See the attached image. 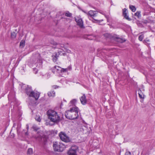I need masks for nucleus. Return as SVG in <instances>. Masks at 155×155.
Masks as SVG:
<instances>
[{
    "label": "nucleus",
    "instance_id": "1",
    "mask_svg": "<svg viewBox=\"0 0 155 155\" xmlns=\"http://www.w3.org/2000/svg\"><path fill=\"white\" fill-rule=\"evenodd\" d=\"M78 107L71 108L70 110H68L65 113V117L67 119L70 120L77 119L78 117Z\"/></svg>",
    "mask_w": 155,
    "mask_h": 155
},
{
    "label": "nucleus",
    "instance_id": "2",
    "mask_svg": "<svg viewBox=\"0 0 155 155\" xmlns=\"http://www.w3.org/2000/svg\"><path fill=\"white\" fill-rule=\"evenodd\" d=\"M47 113L48 119L51 121L57 123L60 120V117L55 110H49Z\"/></svg>",
    "mask_w": 155,
    "mask_h": 155
},
{
    "label": "nucleus",
    "instance_id": "3",
    "mask_svg": "<svg viewBox=\"0 0 155 155\" xmlns=\"http://www.w3.org/2000/svg\"><path fill=\"white\" fill-rule=\"evenodd\" d=\"M25 93L29 97L35 98L36 101L38 99L40 95L39 92L33 91L31 87L29 86L26 87Z\"/></svg>",
    "mask_w": 155,
    "mask_h": 155
},
{
    "label": "nucleus",
    "instance_id": "4",
    "mask_svg": "<svg viewBox=\"0 0 155 155\" xmlns=\"http://www.w3.org/2000/svg\"><path fill=\"white\" fill-rule=\"evenodd\" d=\"M54 149L55 151L62 152L65 148V146L62 143H58L55 142L53 145Z\"/></svg>",
    "mask_w": 155,
    "mask_h": 155
},
{
    "label": "nucleus",
    "instance_id": "5",
    "mask_svg": "<svg viewBox=\"0 0 155 155\" xmlns=\"http://www.w3.org/2000/svg\"><path fill=\"white\" fill-rule=\"evenodd\" d=\"M59 136L60 139L62 141L66 142H68L70 141L69 137L64 132H61L59 134Z\"/></svg>",
    "mask_w": 155,
    "mask_h": 155
},
{
    "label": "nucleus",
    "instance_id": "6",
    "mask_svg": "<svg viewBox=\"0 0 155 155\" xmlns=\"http://www.w3.org/2000/svg\"><path fill=\"white\" fill-rule=\"evenodd\" d=\"M35 57H37V62L35 64L36 67L38 68H40L42 67V61L41 58L40 54L38 53L36 54Z\"/></svg>",
    "mask_w": 155,
    "mask_h": 155
},
{
    "label": "nucleus",
    "instance_id": "7",
    "mask_svg": "<svg viewBox=\"0 0 155 155\" xmlns=\"http://www.w3.org/2000/svg\"><path fill=\"white\" fill-rule=\"evenodd\" d=\"M78 149V147L77 146H72L68 151V153L69 155H77L76 152Z\"/></svg>",
    "mask_w": 155,
    "mask_h": 155
},
{
    "label": "nucleus",
    "instance_id": "8",
    "mask_svg": "<svg viewBox=\"0 0 155 155\" xmlns=\"http://www.w3.org/2000/svg\"><path fill=\"white\" fill-rule=\"evenodd\" d=\"M97 12L96 11L90 10L87 13V14L88 16H90L91 17L93 18L95 20L98 21L99 22L103 21V20H97L94 18V17L97 16Z\"/></svg>",
    "mask_w": 155,
    "mask_h": 155
},
{
    "label": "nucleus",
    "instance_id": "9",
    "mask_svg": "<svg viewBox=\"0 0 155 155\" xmlns=\"http://www.w3.org/2000/svg\"><path fill=\"white\" fill-rule=\"evenodd\" d=\"M75 19L78 25L81 28L83 27V23L81 18L78 17L75 18Z\"/></svg>",
    "mask_w": 155,
    "mask_h": 155
},
{
    "label": "nucleus",
    "instance_id": "10",
    "mask_svg": "<svg viewBox=\"0 0 155 155\" xmlns=\"http://www.w3.org/2000/svg\"><path fill=\"white\" fill-rule=\"evenodd\" d=\"M81 103L83 105L87 103L86 97L84 94H83L80 98Z\"/></svg>",
    "mask_w": 155,
    "mask_h": 155
},
{
    "label": "nucleus",
    "instance_id": "11",
    "mask_svg": "<svg viewBox=\"0 0 155 155\" xmlns=\"http://www.w3.org/2000/svg\"><path fill=\"white\" fill-rule=\"evenodd\" d=\"M123 14L126 19L129 20H130V19L129 18L128 16L127 15V9L124 8L123 10Z\"/></svg>",
    "mask_w": 155,
    "mask_h": 155
},
{
    "label": "nucleus",
    "instance_id": "12",
    "mask_svg": "<svg viewBox=\"0 0 155 155\" xmlns=\"http://www.w3.org/2000/svg\"><path fill=\"white\" fill-rule=\"evenodd\" d=\"M37 104V102L35 101H33V102H30L29 103V106L30 108L32 110V109L34 108Z\"/></svg>",
    "mask_w": 155,
    "mask_h": 155
},
{
    "label": "nucleus",
    "instance_id": "13",
    "mask_svg": "<svg viewBox=\"0 0 155 155\" xmlns=\"http://www.w3.org/2000/svg\"><path fill=\"white\" fill-rule=\"evenodd\" d=\"M115 40L117 42L122 43L125 41V40L123 38L116 37L115 38Z\"/></svg>",
    "mask_w": 155,
    "mask_h": 155
},
{
    "label": "nucleus",
    "instance_id": "14",
    "mask_svg": "<svg viewBox=\"0 0 155 155\" xmlns=\"http://www.w3.org/2000/svg\"><path fill=\"white\" fill-rule=\"evenodd\" d=\"M48 96L50 97H53L55 96V92L54 91H49L48 93Z\"/></svg>",
    "mask_w": 155,
    "mask_h": 155
},
{
    "label": "nucleus",
    "instance_id": "15",
    "mask_svg": "<svg viewBox=\"0 0 155 155\" xmlns=\"http://www.w3.org/2000/svg\"><path fill=\"white\" fill-rule=\"evenodd\" d=\"M114 116V114L112 111H109L106 114V117L108 118H110Z\"/></svg>",
    "mask_w": 155,
    "mask_h": 155
},
{
    "label": "nucleus",
    "instance_id": "16",
    "mask_svg": "<svg viewBox=\"0 0 155 155\" xmlns=\"http://www.w3.org/2000/svg\"><path fill=\"white\" fill-rule=\"evenodd\" d=\"M61 68L58 66H55L53 67V69H55L56 72H59L61 71Z\"/></svg>",
    "mask_w": 155,
    "mask_h": 155
},
{
    "label": "nucleus",
    "instance_id": "17",
    "mask_svg": "<svg viewBox=\"0 0 155 155\" xmlns=\"http://www.w3.org/2000/svg\"><path fill=\"white\" fill-rule=\"evenodd\" d=\"M138 94L139 97L140 98H143L144 97V95L142 93L141 91L140 90H138Z\"/></svg>",
    "mask_w": 155,
    "mask_h": 155
},
{
    "label": "nucleus",
    "instance_id": "18",
    "mask_svg": "<svg viewBox=\"0 0 155 155\" xmlns=\"http://www.w3.org/2000/svg\"><path fill=\"white\" fill-rule=\"evenodd\" d=\"M129 8L133 12H135L136 9L135 6L132 5H129Z\"/></svg>",
    "mask_w": 155,
    "mask_h": 155
},
{
    "label": "nucleus",
    "instance_id": "19",
    "mask_svg": "<svg viewBox=\"0 0 155 155\" xmlns=\"http://www.w3.org/2000/svg\"><path fill=\"white\" fill-rule=\"evenodd\" d=\"M58 55L57 54H56L54 56H52V60H53V61H56L58 59Z\"/></svg>",
    "mask_w": 155,
    "mask_h": 155
},
{
    "label": "nucleus",
    "instance_id": "20",
    "mask_svg": "<svg viewBox=\"0 0 155 155\" xmlns=\"http://www.w3.org/2000/svg\"><path fill=\"white\" fill-rule=\"evenodd\" d=\"M134 15L137 16L138 18H139L141 16L140 11H137L135 13Z\"/></svg>",
    "mask_w": 155,
    "mask_h": 155
},
{
    "label": "nucleus",
    "instance_id": "21",
    "mask_svg": "<svg viewBox=\"0 0 155 155\" xmlns=\"http://www.w3.org/2000/svg\"><path fill=\"white\" fill-rule=\"evenodd\" d=\"M16 36V34L15 32H13L11 33V37L12 39H14L15 38Z\"/></svg>",
    "mask_w": 155,
    "mask_h": 155
},
{
    "label": "nucleus",
    "instance_id": "22",
    "mask_svg": "<svg viewBox=\"0 0 155 155\" xmlns=\"http://www.w3.org/2000/svg\"><path fill=\"white\" fill-rule=\"evenodd\" d=\"M25 45V41L24 40H22L20 44V46L22 47H23Z\"/></svg>",
    "mask_w": 155,
    "mask_h": 155
},
{
    "label": "nucleus",
    "instance_id": "23",
    "mask_svg": "<svg viewBox=\"0 0 155 155\" xmlns=\"http://www.w3.org/2000/svg\"><path fill=\"white\" fill-rule=\"evenodd\" d=\"M27 153L28 154H32L33 153V150L32 148H29L27 151Z\"/></svg>",
    "mask_w": 155,
    "mask_h": 155
},
{
    "label": "nucleus",
    "instance_id": "24",
    "mask_svg": "<svg viewBox=\"0 0 155 155\" xmlns=\"http://www.w3.org/2000/svg\"><path fill=\"white\" fill-rule=\"evenodd\" d=\"M105 50L104 49H102V50H100L99 49H98L97 50L98 52V53H101L102 55H103V54L102 53V52L103 53H105Z\"/></svg>",
    "mask_w": 155,
    "mask_h": 155
},
{
    "label": "nucleus",
    "instance_id": "25",
    "mask_svg": "<svg viewBox=\"0 0 155 155\" xmlns=\"http://www.w3.org/2000/svg\"><path fill=\"white\" fill-rule=\"evenodd\" d=\"M72 14L69 13V12H67L65 14V15L68 17H70L71 16Z\"/></svg>",
    "mask_w": 155,
    "mask_h": 155
},
{
    "label": "nucleus",
    "instance_id": "26",
    "mask_svg": "<svg viewBox=\"0 0 155 155\" xmlns=\"http://www.w3.org/2000/svg\"><path fill=\"white\" fill-rule=\"evenodd\" d=\"M77 102V100L76 99H74L70 101V103L72 104H74Z\"/></svg>",
    "mask_w": 155,
    "mask_h": 155
},
{
    "label": "nucleus",
    "instance_id": "27",
    "mask_svg": "<svg viewBox=\"0 0 155 155\" xmlns=\"http://www.w3.org/2000/svg\"><path fill=\"white\" fill-rule=\"evenodd\" d=\"M143 38V35H141L139 36L138 39L140 41H142Z\"/></svg>",
    "mask_w": 155,
    "mask_h": 155
},
{
    "label": "nucleus",
    "instance_id": "28",
    "mask_svg": "<svg viewBox=\"0 0 155 155\" xmlns=\"http://www.w3.org/2000/svg\"><path fill=\"white\" fill-rule=\"evenodd\" d=\"M67 68H61V71L63 72H66L67 71Z\"/></svg>",
    "mask_w": 155,
    "mask_h": 155
},
{
    "label": "nucleus",
    "instance_id": "29",
    "mask_svg": "<svg viewBox=\"0 0 155 155\" xmlns=\"http://www.w3.org/2000/svg\"><path fill=\"white\" fill-rule=\"evenodd\" d=\"M42 76L43 78H45L46 79H48L50 77L48 74H46L45 75H43Z\"/></svg>",
    "mask_w": 155,
    "mask_h": 155
},
{
    "label": "nucleus",
    "instance_id": "30",
    "mask_svg": "<svg viewBox=\"0 0 155 155\" xmlns=\"http://www.w3.org/2000/svg\"><path fill=\"white\" fill-rule=\"evenodd\" d=\"M21 127V124H18L17 125V130L18 131L19 130L20 128Z\"/></svg>",
    "mask_w": 155,
    "mask_h": 155
},
{
    "label": "nucleus",
    "instance_id": "31",
    "mask_svg": "<svg viewBox=\"0 0 155 155\" xmlns=\"http://www.w3.org/2000/svg\"><path fill=\"white\" fill-rule=\"evenodd\" d=\"M51 44L53 45H57V43L54 41H52L51 42Z\"/></svg>",
    "mask_w": 155,
    "mask_h": 155
},
{
    "label": "nucleus",
    "instance_id": "32",
    "mask_svg": "<svg viewBox=\"0 0 155 155\" xmlns=\"http://www.w3.org/2000/svg\"><path fill=\"white\" fill-rule=\"evenodd\" d=\"M35 119L37 121H38L39 122H40V121H41V119L40 118V117H38V118H37V117H36L35 118Z\"/></svg>",
    "mask_w": 155,
    "mask_h": 155
},
{
    "label": "nucleus",
    "instance_id": "33",
    "mask_svg": "<svg viewBox=\"0 0 155 155\" xmlns=\"http://www.w3.org/2000/svg\"><path fill=\"white\" fill-rule=\"evenodd\" d=\"M34 71H35V74H36L38 72V69H37L36 68H35L34 69Z\"/></svg>",
    "mask_w": 155,
    "mask_h": 155
},
{
    "label": "nucleus",
    "instance_id": "34",
    "mask_svg": "<svg viewBox=\"0 0 155 155\" xmlns=\"http://www.w3.org/2000/svg\"><path fill=\"white\" fill-rule=\"evenodd\" d=\"M125 154L126 155H128V154H131L130 152L129 151H127L125 153Z\"/></svg>",
    "mask_w": 155,
    "mask_h": 155
},
{
    "label": "nucleus",
    "instance_id": "35",
    "mask_svg": "<svg viewBox=\"0 0 155 155\" xmlns=\"http://www.w3.org/2000/svg\"><path fill=\"white\" fill-rule=\"evenodd\" d=\"M53 88L56 89L59 87V86H57V85H54L53 86Z\"/></svg>",
    "mask_w": 155,
    "mask_h": 155
},
{
    "label": "nucleus",
    "instance_id": "36",
    "mask_svg": "<svg viewBox=\"0 0 155 155\" xmlns=\"http://www.w3.org/2000/svg\"><path fill=\"white\" fill-rule=\"evenodd\" d=\"M51 70H52V72L54 73H55V72L56 71L55 69H53V68H51Z\"/></svg>",
    "mask_w": 155,
    "mask_h": 155
},
{
    "label": "nucleus",
    "instance_id": "37",
    "mask_svg": "<svg viewBox=\"0 0 155 155\" xmlns=\"http://www.w3.org/2000/svg\"><path fill=\"white\" fill-rule=\"evenodd\" d=\"M99 12H100V13H101L102 14L104 15V12H103V11Z\"/></svg>",
    "mask_w": 155,
    "mask_h": 155
},
{
    "label": "nucleus",
    "instance_id": "38",
    "mask_svg": "<svg viewBox=\"0 0 155 155\" xmlns=\"http://www.w3.org/2000/svg\"><path fill=\"white\" fill-rule=\"evenodd\" d=\"M26 127H27V129L28 130V124H27L26 125Z\"/></svg>",
    "mask_w": 155,
    "mask_h": 155
},
{
    "label": "nucleus",
    "instance_id": "39",
    "mask_svg": "<svg viewBox=\"0 0 155 155\" xmlns=\"http://www.w3.org/2000/svg\"><path fill=\"white\" fill-rule=\"evenodd\" d=\"M10 94H9L8 95V98H9L10 97Z\"/></svg>",
    "mask_w": 155,
    "mask_h": 155
},
{
    "label": "nucleus",
    "instance_id": "40",
    "mask_svg": "<svg viewBox=\"0 0 155 155\" xmlns=\"http://www.w3.org/2000/svg\"><path fill=\"white\" fill-rule=\"evenodd\" d=\"M83 12H84L85 13H86L87 14V13L86 12L84 11H83Z\"/></svg>",
    "mask_w": 155,
    "mask_h": 155
},
{
    "label": "nucleus",
    "instance_id": "41",
    "mask_svg": "<svg viewBox=\"0 0 155 155\" xmlns=\"http://www.w3.org/2000/svg\"><path fill=\"white\" fill-rule=\"evenodd\" d=\"M144 23H146H146H147V22H146V21H144Z\"/></svg>",
    "mask_w": 155,
    "mask_h": 155
},
{
    "label": "nucleus",
    "instance_id": "42",
    "mask_svg": "<svg viewBox=\"0 0 155 155\" xmlns=\"http://www.w3.org/2000/svg\"><path fill=\"white\" fill-rule=\"evenodd\" d=\"M24 85H25V84L23 85V86L21 87L22 88Z\"/></svg>",
    "mask_w": 155,
    "mask_h": 155
},
{
    "label": "nucleus",
    "instance_id": "43",
    "mask_svg": "<svg viewBox=\"0 0 155 155\" xmlns=\"http://www.w3.org/2000/svg\"><path fill=\"white\" fill-rule=\"evenodd\" d=\"M27 132L25 133V135H27Z\"/></svg>",
    "mask_w": 155,
    "mask_h": 155
},
{
    "label": "nucleus",
    "instance_id": "44",
    "mask_svg": "<svg viewBox=\"0 0 155 155\" xmlns=\"http://www.w3.org/2000/svg\"><path fill=\"white\" fill-rule=\"evenodd\" d=\"M147 41L149 42V40H147Z\"/></svg>",
    "mask_w": 155,
    "mask_h": 155
},
{
    "label": "nucleus",
    "instance_id": "45",
    "mask_svg": "<svg viewBox=\"0 0 155 155\" xmlns=\"http://www.w3.org/2000/svg\"><path fill=\"white\" fill-rule=\"evenodd\" d=\"M64 101H65V102H66V101L65 100H64Z\"/></svg>",
    "mask_w": 155,
    "mask_h": 155
}]
</instances>
